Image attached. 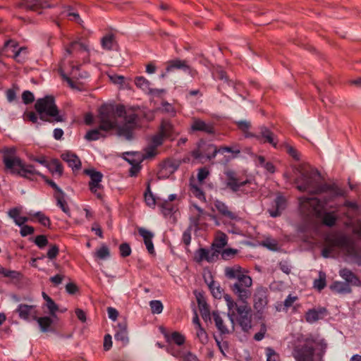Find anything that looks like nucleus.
Instances as JSON below:
<instances>
[{
	"mask_svg": "<svg viewBox=\"0 0 361 361\" xmlns=\"http://www.w3.org/2000/svg\"><path fill=\"white\" fill-rule=\"evenodd\" d=\"M295 176L294 183L300 192H308L311 194L329 193L330 197H325L322 202L317 197H299L300 209L307 216L322 218V223L329 227L335 225L337 218L334 212H323L325 204L333 199L345 195V190L336 183H324L319 182V173L317 171L304 170L300 166H295L293 169Z\"/></svg>",
	"mask_w": 361,
	"mask_h": 361,
	"instance_id": "obj_1",
	"label": "nucleus"
},
{
	"mask_svg": "<svg viewBox=\"0 0 361 361\" xmlns=\"http://www.w3.org/2000/svg\"><path fill=\"white\" fill-rule=\"evenodd\" d=\"M97 118L100 129L104 132L116 130L117 135L127 140L133 138V131L137 126V114L129 112L123 104L106 103L99 110Z\"/></svg>",
	"mask_w": 361,
	"mask_h": 361,
	"instance_id": "obj_2",
	"label": "nucleus"
},
{
	"mask_svg": "<svg viewBox=\"0 0 361 361\" xmlns=\"http://www.w3.org/2000/svg\"><path fill=\"white\" fill-rule=\"evenodd\" d=\"M326 349L324 339L312 334H301L293 343L292 356L295 361H322Z\"/></svg>",
	"mask_w": 361,
	"mask_h": 361,
	"instance_id": "obj_3",
	"label": "nucleus"
},
{
	"mask_svg": "<svg viewBox=\"0 0 361 361\" xmlns=\"http://www.w3.org/2000/svg\"><path fill=\"white\" fill-rule=\"evenodd\" d=\"M224 274L227 279L234 281L230 285V288L238 300L248 301L252 295V279L247 274V271L239 265H234L226 267Z\"/></svg>",
	"mask_w": 361,
	"mask_h": 361,
	"instance_id": "obj_4",
	"label": "nucleus"
},
{
	"mask_svg": "<svg viewBox=\"0 0 361 361\" xmlns=\"http://www.w3.org/2000/svg\"><path fill=\"white\" fill-rule=\"evenodd\" d=\"M15 153L16 149L13 148L4 149L3 163L6 171L30 180H34L36 176L45 178L43 174L36 170L34 165L26 164L19 157L15 155Z\"/></svg>",
	"mask_w": 361,
	"mask_h": 361,
	"instance_id": "obj_5",
	"label": "nucleus"
},
{
	"mask_svg": "<svg viewBox=\"0 0 361 361\" xmlns=\"http://www.w3.org/2000/svg\"><path fill=\"white\" fill-rule=\"evenodd\" d=\"M88 52V47L82 43L78 42H73L71 43L66 48L64 57L59 65V71L60 72V74L63 80H66L68 85L73 89L76 88V85L72 78L68 77L65 74L64 69L66 68V61L68 60V63H70V66L72 68L71 74L72 75L73 78H85L87 77L86 73H85V75L78 73V75H77L76 71H79V66L73 65L72 62L68 59V57L71 56L75 57L82 54H87Z\"/></svg>",
	"mask_w": 361,
	"mask_h": 361,
	"instance_id": "obj_6",
	"label": "nucleus"
},
{
	"mask_svg": "<svg viewBox=\"0 0 361 361\" xmlns=\"http://www.w3.org/2000/svg\"><path fill=\"white\" fill-rule=\"evenodd\" d=\"M224 299L228 308V317L231 324H233L234 320H235L243 331H247L250 329L252 314L248 301L241 302V304L238 305L229 295H226Z\"/></svg>",
	"mask_w": 361,
	"mask_h": 361,
	"instance_id": "obj_7",
	"label": "nucleus"
},
{
	"mask_svg": "<svg viewBox=\"0 0 361 361\" xmlns=\"http://www.w3.org/2000/svg\"><path fill=\"white\" fill-rule=\"evenodd\" d=\"M326 247L322 250V255L324 258L330 257L335 248L341 249L345 255L351 258L357 259L359 253L355 243L345 235L331 236L326 238Z\"/></svg>",
	"mask_w": 361,
	"mask_h": 361,
	"instance_id": "obj_8",
	"label": "nucleus"
},
{
	"mask_svg": "<svg viewBox=\"0 0 361 361\" xmlns=\"http://www.w3.org/2000/svg\"><path fill=\"white\" fill-rule=\"evenodd\" d=\"M35 109L42 121L58 123L64 121L63 117L59 114L53 96L47 95L38 99L35 102Z\"/></svg>",
	"mask_w": 361,
	"mask_h": 361,
	"instance_id": "obj_9",
	"label": "nucleus"
},
{
	"mask_svg": "<svg viewBox=\"0 0 361 361\" xmlns=\"http://www.w3.org/2000/svg\"><path fill=\"white\" fill-rule=\"evenodd\" d=\"M225 174L226 176V185L232 192L240 195L241 194H249L253 191L254 188L250 187L252 183L250 180H240L233 171H228Z\"/></svg>",
	"mask_w": 361,
	"mask_h": 361,
	"instance_id": "obj_10",
	"label": "nucleus"
},
{
	"mask_svg": "<svg viewBox=\"0 0 361 361\" xmlns=\"http://www.w3.org/2000/svg\"><path fill=\"white\" fill-rule=\"evenodd\" d=\"M268 302V289L263 286L257 287L253 294V307L255 310L259 313L263 312Z\"/></svg>",
	"mask_w": 361,
	"mask_h": 361,
	"instance_id": "obj_11",
	"label": "nucleus"
},
{
	"mask_svg": "<svg viewBox=\"0 0 361 361\" xmlns=\"http://www.w3.org/2000/svg\"><path fill=\"white\" fill-rule=\"evenodd\" d=\"M85 173L90 176V180L89 182V188L90 191L94 193L97 198H102V193L101 189L103 188L101 182L102 180L103 174L94 169H85Z\"/></svg>",
	"mask_w": 361,
	"mask_h": 361,
	"instance_id": "obj_12",
	"label": "nucleus"
},
{
	"mask_svg": "<svg viewBox=\"0 0 361 361\" xmlns=\"http://www.w3.org/2000/svg\"><path fill=\"white\" fill-rule=\"evenodd\" d=\"M217 154L218 148L216 145L203 142L198 146L197 149L192 152V155L196 159H206L207 160H211L214 159Z\"/></svg>",
	"mask_w": 361,
	"mask_h": 361,
	"instance_id": "obj_13",
	"label": "nucleus"
},
{
	"mask_svg": "<svg viewBox=\"0 0 361 361\" xmlns=\"http://www.w3.org/2000/svg\"><path fill=\"white\" fill-rule=\"evenodd\" d=\"M262 144H269L274 148H278L277 136L267 126L259 127L258 132L253 137Z\"/></svg>",
	"mask_w": 361,
	"mask_h": 361,
	"instance_id": "obj_14",
	"label": "nucleus"
},
{
	"mask_svg": "<svg viewBox=\"0 0 361 361\" xmlns=\"http://www.w3.org/2000/svg\"><path fill=\"white\" fill-rule=\"evenodd\" d=\"M20 319L30 322L37 319L38 312L35 305L19 304L16 310Z\"/></svg>",
	"mask_w": 361,
	"mask_h": 361,
	"instance_id": "obj_15",
	"label": "nucleus"
},
{
	"mask_svg": "<svg viewBox=\"0 0 361 361\" xmlns=\"http://www.w3.org/2000/svg\"><path fill=\"white\" fill-rule=\"evenodd\" d=\"M219 255V250H214L212 247L211 249L200 247L195 251L194 259L198 263L203 261L213 262L218 259Z\"/></svg>",
	"mask_w": 361,
	"mask_h": 361,
	"instance_id": "obj_16",
	"label": "nucleus"
},
{
	"mask_svg": "<svg viewBox=\"0 0 361 361\" xmlns=\"http://www.w3.org/2000/svg\"><path fill=\"white\" fill-rule=\"evenodd\" d=\"M214 204L218 212L222 216L228 219L231 222H238L241 220V218L238 214L230 210L228 206L225 202L216 200Z\"/></svg>",
	"mask_w": 361,
	"mask_h": 361,
	"instance_id": "obj_17",
	"label": "nucleus"
},
{
	"mask_svg": "<svg viewBox=\"0 0 361 361\" xmlns=\"http://www.w3.org/2000/svg\"><path fill=\"white\" fill-rule=\"evenodd\" d=\"M190 130L192 132H203L208 135H214L215 133L214 126L212 123H206L205 121L194 118L190 126Z\"/></svg>",
	"mask_w": 361,
	"mask_h": 361,
	"instance_id": "obj_18",
	"label": "nucleus"
},
{
	"mask_svg": "<svg viewBox=\"0 0 361 361\" xmlns=\"http://www.w3.org/2000/svg\"><path fill=\"white\" fill-rule=\"evenodd\" d=\"M18 6L26 11H37L40 8L51 7L45 0H22Z\"/></svg>",
	"mask_w": 361,
	"mask_h": 361,
	"instance_id": "obj_19",
	"label": "nucleus"
},
{
	"mask_svg": "<svg viewBox=\"0 0 361 361\" xmlns=\"http://www.w3.org/2000/svg\"><path fill=\"white\" fill-rule=\"evenodd\" d=\"M327 314V310L325 307L318 309H310L305 313V320L310 324L322 319Z\"/></svg>",
	"mask_w": 361,
	"mask_h": 361,
	"instance_id": "obj_20",
	"label": "nucleus"
},
{
	"mask_svg": "<svg viewBox=\"0 0 361 361\" xmlns=\"http://www.w3.org/2000/svg\"><path fill=\"white\" fill-rule=\"evenodd\" d=\"M159 133H160L164 138L173 139L178 133L176 132L172 123L166 119H163L161 122Z\"/></svg>",
	"mask_w": 361,
	"mask_h": 361,
	"instance_id": "obj_21",
	"label": "nucleus"
},
{
	"mask_svg": "<svg viewBox=\"0 0 361 361\" xmlns=\"http://www.w3.org/2000/svg\"><path fill=\"white\" fill-rule=\"evenodd\" d=\"M139 234L143 238L145 245L149 254L154 253V244L152 243V238L154 233L145 228H140L138 229Z\"/></svg>",
	"mask_w": 361,
	"mask_h": 361,
	"instance_id": "obj_22",
	"label": "nucleus"
},
{
	"mask_svg": "<svg viewBox=\"0 0 361 361\" xmlns=\"http://www.w3.org/2000/svg\"><path fill=\"white\" fill-rule=\"evenodd\" d=\"M139 234L143 238L145 245L149 254L154 253V244L152 243V238L154 233L145 228H140L138 229Z\"/></svg>",
	"mask_w": 361,
	"mask_h": 361,
	"instance_id": "obj_23",
	"label": "nucleus"
},
{
	"mask_svg": "<svg viewBox=\"0 0 361 361\" xmlns=\"http://www.w3.org/2000/svg\"><path fill=\"white\" fill-rule=\"evenodd\" d=\"M167 351L173 356L183 359V361H199L197 356L189 351L183 352L182 350H176L172 346L168 347Z\"/></svg>",
	"mask_w": 361,
	"mask_h": 361,
	"instance_id": "obj_24",
	"label": "nucleus"
},
{
	"mask_svg": "<svg viewBox=\"0 0 361 361\" xmlns=\"http://www.w3.org/2000/svg\"><path fill=\"white\" fill-rule=\"evenodd\" d=\"M114 338L117 341H121L124 345L128 342L126 322H123L118 324L116 327Z\"/></svg>",
	"mask_w": 361,
	"mask_h": 361,
	"instance_id": "obj_25",
	"label": "nucleus"
},
{
	"mask_svg": "<svg viewBox=\"0 0 361 361\" xmlns=\"http://www.w3.org/2000/svg\"><path fill=\"white\" fill-rule=\"evenodd\" d=\"M339 275L345 281V282L349 285L355 286H360L361 281L360 279L349 269H342L339 271Z\"/></svg>",
	"mask_w": 361,
	"mask_h": 361,
	"instance_id": "obj_26",
	"label": "nucleus"
},
{
	"mask_svg": "<svg viewBox=\"0 0 361 361\" xmlns=\"http://www.w3.org/2000/svg\"><path fill=\"white\" fill-rule=\"evenodd\" d=\"M188 68V64L186 61L176 59L173 60L169 61L166 67V73H170L174 70H183Z\"/></svg>",
	"mask_w": 361,
	"mask_h": 361,
	"instance_id": "obj_27",
	"label": "nucleus"
},
{
	"mask_svg": "<svg viewBox=\"0 0 361 361\" xmlns=\"http://www.w3.org/2000/svg\"><path fill=\"white\" fill-rule=\"evenodd\" d=\"M275 210H269V214L271 217H276L281 214V212L286 207V200L282 195H278L275 199Z\"/></svg>",
	"mask_w": 361,
	"mask_h": 361,
	"instance_id": "obj_28",
	"label": "nucleus"
},
{
	"mask_svg": "<svg viewBox=\"0 0 361 361\" xmlns=\"http://www.w3.org/2000/svg\"><path fill=\"white\" fill-rule=\"evenodd\" d=\"M63 161L67 162L69 167L73 171H76L80 169L81 162L80 159L74 154L66 153L61 156Z\"/></svg>",
	"mask_w": 361,
	"mask_h": 361,
	"instance_id": "obj_29",
	"label": "nucleus"
},
{
	"mask_svg": "<svg viewBox=\"0 0 361 361\" xmlns=\"http://www.w3.org/2000/svg\"><path fill=\"white\" fill-rule=\"evenodd\" d=\"M212 317L215 323V326L221 334H228L229 331L225 324L224 319L218 311L212 312Z\"/></svg>",
	"mask_w": 361,
	"mask_h": 361,
	"instance_id": "obj_30",
	"label": "nucleus"
},
{
	"mask_svg": "<svg viewBox=\"0 0 361 361\" xmlns=\"http://www.w3.org/2000/svg\"><path fill=\"white\" fill-rule=\"evenodd\" d=\"M157 205L160 208L163 215L165 216H171L176 209V206L166 200H162L158 199Z\"/></svg>",
	"mask_w": 361,
	"mask_h": 361,
	"instance_id": "obj_31",
	"label": "nucleus"
},
{
	"mask_svg": "<svg viewBox=\"0 0 361 361\" xmlns=\"http://www.w3.org/2000/svg\"><path fill=\"white\" fill-rule=\"evenodd\" d=\"M106 133L102 129H100V124H99L97 128L90 130L86 133L85 139L88 141L98 140L100 138L105 137Z\"/></svg>",
	"mask_w": 361,
	"mask_h": 361,
	"instance_id": "obj_32",
	"label": "nucleus"
},
{
	"mask_svg": "<svg viewBox=\"0 0 361 361\" xmlns=\"http://www.w3.org/2000/svg\"><path fill=\"white\" fill-rule=\"evenodd\" d=\"M330 288L331 289L332 291L340 294L350 293L351 292L350 286L348 283L343 281L334 282L331 285Z\"/></svg>",
	"mask_w": 361,
	"mask_h": 361,
	"instance_id": "obj_33",
	"label": "nucleus"
},
{
	"mask_svg": "<svg viewBox=\"0 0 361 361\" xmlns=\"http://www.w3.org/2000/svg\"><path fill=\"white\" fill-rule=\"evenodd\" d=\"M101 45L105 50L114 49L117 46L115 36L113 34L104 35L101 39Z\"/></svg>",
	"mask_w": 361,
	"mask_h": 361,
	"instance_id": "obj_34",
	"label": "nucleus"
},
{
	"mask_svg": "<svg viewBox=\"0 0 361 361\" xmlns=\"http://www.w3.org/2000/svg\"><path fill=\"white\" fill-rule=\"evenodd\" d=\"M42 297L45 300L44 306L48 309L49 314L52 317H55L59 310L58 305L46 293L42 292Z\"/></svg>",
	"mask_w": 361,
	"mask_h": 361,
	"instance_id": "obj_35",
	"label": "nucleus"
},
{
	"mask_svg": "<svg viewBox=\"0 0 361 361\" xmlns=\"http://www.w3.org/2000/svg\"><path fill=\"white\" fill-rule=\"evenodd\" d=\"M65 193L62 191L59 193H56L54 197L56 200V205L59 207L61 210L67 214H70V209L65 199Z\"/></svg>",
	"mask_w": 361,
	"mask_h": 361,
	"instance_id": "obj_36",
	"label": "nucleus"
},
{
	"mask_svg": "<svg viewBox=\"0 0 361 361\" xmlns=\"http://www.w3.org/2000/svg\"><path fill=\"white\" fill-rule=\"evenodd\" d=\"M39 326V328L42 332H48L50 331L53 320L49 317H37L36 320Z\"/></svg>",
	"mask_w": 361,
	"mask_h": 361,
	"instance_id": "obj_37",
	"label": "nucleus"
},
{
	"mask_svg": "<svg viewBox=\"0 0 361 361\" xmlns=\"http://www.w3.org/2000/svg\"><path fill=\"white\" fill-rule=\"evenodd\" d=\"M194 208L197 211V214L195 216H191L190 218V226H193L195 230L200 228V220L203 214H204V211L203 209L197 206V204L193 205Z\"/></svg>",
	"mask_w": 361,
	"mask_h": 361,
	"instance_id": "obj_38",
	"label": "nucleus"
},
{
	"mask_svg": "<svg viewBox=\"0 0 361 361\" xmlns=\"http://www.w3.org/2000/svg\"><path fill=\"white\" fill-rule=\"evenodd\" d=\"M190 190L192 193V195L199 200L203 202H206L205 194L200 186L197 185L195 183H190Z\"/></svg>",
	"mask_w": 361,
	"mask_h": 361,
	"instance_id": "obj_39",
	"label": "nucleus"
},
{
	"mask_svg": "<svg viewBox=\"0 0 361 361\" xmlns=\"http://www.w3.org/2000/svg\"><path fill=\"white\" fill-rule=\"evenodd\" d=\"M238 128L243 133L244 136L247 138L253 137L255 133L250 132L251 124L247 121H239L236 122Z\"/></svg>",
	"mask_w": 361,
	"mask_h": 361,
	"instance_id": "obj_40",
	"label": "nucleus"
},
{
	"mask_svg": "<svg viewBox=\"0 0 361 361\" xmlns=\"http://www.w3.org/2000/svg\"><path fill=\"white\" fill-rule=\"evenodd\" d=\"M49 170L53 173L61 176L63 172V167L59 160L55 159H52L47 167Z\"/></svg>",
	"mask_w": 361,
	"mask_h": 361,
	"instance_id": "obj_41",
	"label": "nucleus"
},
{
	"mask_svg": "<svg viewBox=\"0 0 361 361\" xmlns=\"http://www.w3.org/2000/svg\"><path fill=\"white\" fill-rule=\"evenodd\" d=\"M166 338L168 342H173L179 346L183 345L185 341V336L178 331L173 332L170 336L166 335Z\"/></svg>",
	"mask_w": 361,
	"mask_h": 361,
	"instance_id": "obj_42",
	"label": "nucleus"
},
{
	"mask_svg": "<svg viewBox=\"0 0 361 361\" xmlns=\"http://www.w3.org/2000/svg\"><path fill=\"white\" fill-rule=\"evenodd\" d=\"M145 201L147 206L149 207H154L157 204L158 200H156L154 195L152 194L149 183L147 184L146 191L144 194Z\"/></svg>",
	"mask_w": 361,
	"mask_h": 361,
	"instance_id": "obj_43",
	"label": "nucleus"
},
{
	"mask_svg": "<svg viewBox=\"0 0 361 361\" xmlns=\"http://www.w3.org/2000/svg\"><path fill=\"white\" fill-rule=\"evenodd\" d=\"M29 215L30 216L36 217L37 219V221L42 225L44 227H50L51 226V221L50 219L46 216L43 212H37L35 213H29Z\"/></svg>",
	"mask_w": 361,
	"mask_h": 361,
	"instance_id": "obj_44",
	"label": "nucleus"
},
{
	"mask_svg": "<svg viewBox=\"0 0 361 361\" xmlns=\"http://www.w3.org/2000/svg\"><path fill=\"white\" fill-rule=\"evenodd\" d=\"M227 244V236L225 233H221L217 238H216L215 240L212 245V248L214 250H219V253L221 252V250Z\"/></svg>",
	"mask_w": 361,
	"mask_h": 361,
	"instance_id": "obj_45",
	"label": "nucleus"
},
{
	"mask_svg": "<svg viewBox=\"0 0 361 361\" xmlns=\"http://www.w3.org/2000/svg\"><path fill=\"white\" fill-rule=\"evenodd\" d=\"M0 274L11 279L20 280L21 278L20 272L18 271L7 269L3 267L1 265H0Z\"/></svg>",
	"mask_w": 361,
	"mask_h": 361,
	"instance_id": "obj_46",
	"label": "nucleus"
},
{
	"mask_svg": "<svg viewBox=\"0 0 361 361\" xmlns=\"http://www.w3.org/2000/svg\"><path fill=\"white\" fill-rule=\"evenodd\" d=\"M94 257L99 259H106L110 257V251L109 247L102 244V246L94 253Z\"/></svg>",
	"mask_w": 361,
	"mask_h": 361,
	"instance_id": "obj_47",
	"label": "nucleus"
},
{
	"mask_svg": "<svg viewBox=\"0 0 361 361\" xmlns=\"http://www.w3.org/2000/svg\"><path fill=\"white\" fill-rule=\"evenodd\" d=\"M326 285V274L325 273L320 271L319 273V278L314 281L313 286L319 291H321L325 288Z\"/></svg>",
	"mask_w": 361,
	"mask_h": 361,
	"instance_id": "obj_48",
	"label": "nucleus"
},
{
	"mask_svg": "<svg viewBox=\"0 0 361 361\" xmlns=\"http://www.w3.org/2000/svg\"><path fill=\"white\" fill-rule=\"evenodd\" d=\"M135 85L144 91L149 90V82L142 76H138L135 78Z\"/></svg>",
	"mask_w": 361,
	"mask_h": 361,
	"instance_id": "obj_49",
	"label": "nucleus"
},
{
	"mask_svg": "<svg viewBox=\"0 0 361 361\" xmlns=\"http://www.w3.org/2000/svg\"><path fill=\"white\" fill-rule=\"evenodd\" d=\"M152 313L160 314L163 311V305L160 300H152L149 302Z\"/></svg>",
	"mask_w": 361,
	"mask_h": 361,
	"instance_id": "obj_50",
	"label": "nucleus"
},
{
	"mask_svg": "<svg viewBox=\"0 0 361 361\" xmlns=\"http://www.w3.org/2000/svg\"><path fill=\"white\" fill-rule=\"evenodd\" d=\"M225 152L232 153L235 155V157H236L237 155H238L240 153V147H238L237 146H235V147L225 146V147H221L218 148V153L224 154Z\"/></svg>",
	"mask_w": 361,
	"mask_h": 361,
	"instance_id": "obj_51",
	"label": "nucleus"
},
{
	"mask_svg": "<svg viewBox=\"0 0 361 361\" xmlns=\"http://www.w3.org/2000/svg\"><path fill=\"white\" fill-rule=\"evenodd\" d=\"M267 361H280V356L272 348H266Z\"/></svg>",
	"mask_w": 361,
	"mask_h": 361,
	"instance_id": "obj_52",
	"label": "nucleus"
},
{
	"mask_svg": "<svg viewBox=\"0 0 361 361\" xmlns=\"http://www.w3.org/2000/svg\"><path fill=\"white\" fill-rule=\"evenodd\" d=\"M209 289L216 298H221L222 296V290L219 286H218L214 281H212L209 285Z\"/></svg>",
	"mask_w": 361,
	"mask_h": 361,
	"instance_id": "obj_53",
	"label": "nucleus"
},
{
	"mask_svg": "<svg viewBox=\"0 0 361 361\" xmlns=\"http://www.w3.org/2000/svg\"><path fill=\"white\" fill-rule=\"evenodd\" d=\"M164 140V137L160 133H158L152 137L149 145L157 149L163 144Z\"/></svg>",
	"mask_w": 361,
	"mask_h": 361,
	"instance_id": "obj_54",
	"label": "nucleus"
},
{
	"mask_svg": "<svg viewBox=\"0 0 361 361\" xmlns=\"http://www.w3.org/2000/svg\"><path fill=\"white\" fill-rule=\"evenodd\" d=\"M161 111L166 114H169L171 116H175L176 111L173 106L167 102H163L161 103Z\"/></svg>",
	"mask_w": 361,
	"mask_h": 361,
	"instance_id": "obj_55",
	"label": "nucleus"
},
{
	"mask_svg": "<svg viewBox=\"0 0 361 361\" xmlns=\"http://www.w3.org/2000/svg\"><path fill=\"white\" fill-rule=\"evenodd\" d=\"M197 337L202 344H206L208 342V336L205 330L201 326L197 327Z\"/></svg>",
	"mask_w": 361,
	"mask_h": 361,
	"instance_id": "obj_56",
	"label": "nucleus"
},
{
	"mask_svg": "<svg viewBox=\"0 0 361 361\" xmlns=\"http://www.w3.org/2000/svg\"><path fill=\"white\" fill-rule=\"evenodd\" d=\"M34 243L39 248L42 249L48 245L49 241L46 235H39L35 237Z\"/></svg>",
	"mask_w": 361,
	"mask_h": 361,
	"instance_id": "obj_57",
	"label": "nucleus"
},
{
	"mask_svg": "<svg viewBox=\"0 0 361 361\" xmlns=\"http://www.w3.org/2000/svg\"><path fill=\"white\" fill-rule=\"evenodd\" d=\"M209 174V170L207 167H202L199 169L197 174V180L200 183H202Z\"/></svg>",
	"mask_w": 361,
	"mask_h": 361,
	"instance_id": "obj_58",
	"label": "nucleus"
},
{
	"mask_svg": "<svg viewBox=\"0 0 361 361\" xmlns=\"http://www.w3.org/2000/svg\"><path fill=\"white\" fill-rule=\"evenodd\" d=\"M285 147L286 148L287 153L295 161H299L300 159V152L293 146L286 144Z\"/></svg>",
	"mask_w": 361,
	"mask_h": 361,
	"instance_id": "obj_59",
	"label": "nucleus"
},
{
	"mask_svg": "<svg viewBox=\"0 0 361 361\" xmlns=\"http://www.w3.org/2000/svg\"><path fill=\"white\" fill-rule=\"evenodd\" d=\"M157 154V148L152 146L149 144L148 146H147L144 149V154H143V158L144 159H151L154 157Z\"/></svg>",
	"mask_w": 361,
	"mask_h": 361,
	"instance_id": "obj_60",
	"label": "nucleus"
},
{
	"mask_svg": "<svg viewBox=\"0 0 361 361\" xmlns=\"http://www.w3.org/2000/svg\"><path fill=\"white\" fill-rule=\"evenodd\" d=\"M238 252V250L233 248L224 249L221 252V258L224 260H228L235 256Z\"/></svg>",
	"mask_w": 361,
	"mask_h": 361,
	"instance_id": "obj_61",
	"label": "nucleus"
},
{
	"mask_svg": "<svg viewBox=\"0 0 361 361\" xmlns=\"http://www.w3.org/2000/svg\"><path fill=\"white\" fill-rule=\"evenodd\" d=\"M66 16L70 20L74 21L78 24H81L82 22L78 12H75L73 10H68L66 13Z\"/></svg>",
	"mask_w": 361,
	"mask_h": 361,
	"instance_id": "obj_62",
	"label": "nucleus"
},
{
	"mask_svg": "<svg viewBox=\"0 0 361 361\" xmlns=\"http://www.w3.org/2000/svg\"><path fill=\"white\" fill-rule=\"evenodd\" d=\"M119 250L121 256L123 257H128L131 254V248L126 243L120 245Z\"/></svg>",
	"mask_w": 361,
	"mask_h": 361,
	"instance_id": "obj_63",
	"label": "nucleus"
},
{
	"mask_svg": "<svg viewBox=\"0 0 361 361\" xmlns=\"http://www.w3.org/2000/svg\"><path fill=\"white\" fill-rule=\"evenodd\" d=\"M59 247L56 245H52L50 246V247L47 253V256L49 259L52 260L57 257V255H59Z\"/></svg>",
	"mask_w": 361,
	"mask_h": 361,
	"instance_id": "obj_64",
	"label": "nucleus"
}]
</instances>
